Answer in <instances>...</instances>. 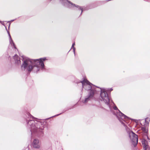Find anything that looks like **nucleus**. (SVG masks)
Here are the masks:
<instances>
[{
  "instance_id": "nucleus-14",
  "label": "nucleus",
  "mask_w": 150,
  "mask_h": 150,
  "mask_svg": "<svg viewBox=\"0 0 150 150\" xmlns=\"http://www.w3.org/2000/svg\"><path fill=\"white\" fill-rule=\"evenodd\" d=\"M142 130L143 131L146 133H147L148 132L146 128L144 127L142 128Z\"/></svg>"
},
{
  "instance_id": "nucleus-15",
  "label": "nucleus",
  "mask_w": 150,
  "mask_h": 150,
  "mask_svg": "<svg viewBox=\"0 0 150 150\" xmlns=\"http://www.w3.org/2000/svg\"><path fill=\"white\" fill-rule=\"evenodd\" d=\"M79 8L81 10V13H82L83 11L82 8L81 7H79Z\"/></svg>"
},
{
  "instance_id": "nucleus-2",
  "label": "nucleus",
  "mask_w": 150,
  "mask_h": 150,
  "mask_svg": "<svg viewBox=\"0 0 150 150\" xmlns=\"http://www.w3.org/2000/svg\"><path fill=\"white\" fill-rule=\"evenodd\" d=\"M83 85V87L86 90L91 89L90 92L91 93V91H94V94L95 93V91H96L97 88L93 86L91 83L89 82L86 79H85L81 82Z\"/></svg>"
},
{
  "instance_id": "nucleus-12",
  "label": "nucleus",
  "mask_w": 150,
  "mask_h": 150,
  "mask_svg": "<svg viewBox=\"0 0 150 150\" xmlns=\"http://www.w3.org/2000/svg\"><path fill=\"white\" fill-rule=\"evenodd\" d=\"M142 144L143 145L144 148H145V150H146V149L148 148V146L147 145L146 142L145 141H142Z\"/></svg>"
},
{
  "instance_id": "nucleus-13",
  "label": "nucleus",
  "mask_w": 150,
  "mask_h": 150,
  "mask_svg": "<svg viewBox=\"0 0 150 150\" xmlns=\"http://www.w3.org/2000/svg\"><path fill=\"white\" fill-rule=\"evenodd\" d=\"M75 45V43L74 42L73 44L72 45V47H71V48H73V51H74V53H75V48L74 47V46Z\"/></svg>"
},
{
  "instance_id": "nucleus-8",
  "label": "nucleus",
  "mask_w": 150,
  "mask_h": 150,
  "mask_svg": "<svg viewBox=\"0 0 150 150\" xmlns=\"http://www.w3.org/2000/svg\"><path fill=\"white\" fill-rule=\"evenodd\" d=\"M94 95V91H91V93H90L89 96L87 98H86L83 101V103H87L88 100L93 97Z\"/></svg>"
},
{
  "instance_id": "nucleus-11",
  "label": "nucleus",
  "mask_w": 150,
  "mask_h": 150,
  "mask_svg": "<svg viewBox=\"0 0 150 150\" xmlns=\"http://www.w3.org/2000/svg\"><path fill=\"white\" fill-rule=\"evenodd\" d=\"M8 35H9V38H10L9 41H10V44H11V45L13 46L15 48H16L14 44L13 43V41L12 40V39L11 38V35H10V33L9 32H8Z\"/></svg>"
},
{
  "instance_id": "nucleus-4",
  "label": "nucleus",
  "mask_w": 150,
  "mask_h": 150,
  "mask_svg": "<svg viewBox=\"0 0 150 150\" xmlns=\"http://www.w3.org/2000/svg\"><path fill=\"white\" fill-rule=\"evenodd\" d=\"M100 99L106 104L108 105L110 100L107 93L104 90H102L100 93Z\"/></svg>"
},
{
  "instance_id": "nucleus-6",
  "label": "nucleus",
  "mask_w": 150,
  "mask_h": 150,
  "mask_svg": "<svg viewBox=\"0 0 150 150\" xmlns=\"http://www.w3.org/2000/svg\"><path fill=\"white\" fill-rule=\"evenodd\" d=\"M113 108L115 110H117L118 112L116 115L120 121H121V120L120 119V118L121 119L124 120V121L125 120L124 119H125L127 118V117L126 116L121 112L117 108L116 106L114 107H113Z\"/></svg>"
},
{
  "instance_id": "nucleus-16",
  "label": "nucleus",
  "mask_w": 150,
  "mask_h": 150,
  "mask_svg": "<svg viewBox=\"0 0 150 150\" xmlns=\"http://www.w3.org/2000/svg\"><path fill=\"white\" fill-rule=\"evenodd\" d=\"M149 120V119L148 118H146V119H145V121H147V120Z\"/></svg>"
},
{
  "instance_id": "nucleus-17",
  "label": "nucleus",
  "mask_w": 150,
  "mask_h": 150,
  "mask_svg": "<svg viewBox=\"0 0 150 150\" xmlns=\"http://www.w3.org/2000/svg\"><path fill=\"white\" fill-rule=\"evenodd\" d=\"M109 106L110 108V106L109 105Z\"/></svg>"
},
{
  "instance_id": "nucleus-10",
  "label": "nucleus",
  "mask_w": 150,
  "mask_h": 150,
  "mask_svg": "<svg viewBox=\"0 0 150 150\" xmlns=\"http://www.w3.org/2000/svg\"><path fill=\"white\" fill-rule=\"evenodd\" d=\"M64 2H65L67 4H68L69 5V6H70L71 7H79V6H76L74 4H73L72 3L70 2L69 1H68L67 0H64Z\"/></svg>"
},
{
  "instance_id": "nucleus-9",
  "label": "nucleus",
  "mask_w": 150,
  "mask_h": 150,
  "mask_svg": "<svg viewBox=\"0 0 150 150\" xmlns=\"http://www.w3.org/2000/svg\"><path fill=\"white\" fill-rule=\"evenodd\" d=\"M14 59L15 60V62L18 64H20L21 62L19 58L18 57V55H16L14 57Z\"/></svg>"
},
{
  "instance_id": "nucleus-5",
  "label": "nucleus",
  "mask_w": 150,
  "mask_h": 150,
  "mask_svg": "<svg viewBox=\"0 0 150 150\" xmlns=\"http://www.w3.org/2000/svg\"><path fill=\"white\" fill-rule=\"evenodd\" d=\"M130 138L134 146L137 145L138 142V136L132 131L128 132Z\"/></svg>"
},
{
  "instance_id": "nucleus-3",
  "label": "nucleus",
  "mask_w": 150,
  "mask_h": 150,
  "mask_svg": "<svg viewBox=\"0 0 150 150\" xmlns=\"http://www.w3.org/2000/svg\"><path fill=\"white\" fill-rule=\"evenodd\" d=\"M28 124L31 125V128L35 130L37 129H40L42 130L44 128L43 125L41 122H35L34 120H31L28 122Z\"/></svg>"
},
{
  "instance_id": "nucleus-7",
  "label": "nucleus",
  "mask_w": 150,
  "mask_h": 150,
  "mask_svg": "<svg viewBox=\"0 0 150 150\" xmlns=\"http://www.w3.org/2000/svg\"><path fill=\"white\" fill-rule=\"evenodd\" d=\"M32 145L33 147L35 148L39 149L40 147V143L38 139H34L32 143Z\"/></svg>"
},
{
  "instance_id": "nucleus-1",
  "label": "nucleus",
  "mask_w": 150,
  "mask_h": 150,
  "mask_svg": "<svg viewBox=\"0 0 150 150\" xmlns=\"http://www.w3.org/2000/svg\"><path fill=\"white\" fill-rule=\"evenodd\" d=\"M46 59L43 58L37 59H30L26 58L23 61L21 66V69L23 70H27L30 71H32L37 72L41 67L43 68L44 66L43 62Z\"/></svg>"
}]
</instances>
